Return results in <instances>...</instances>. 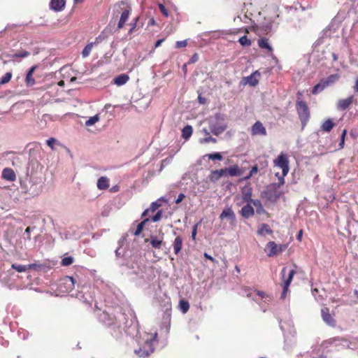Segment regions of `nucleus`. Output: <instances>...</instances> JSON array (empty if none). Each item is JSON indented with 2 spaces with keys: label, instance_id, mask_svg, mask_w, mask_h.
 Wrapping results in <instances>:
<instances>
[{
  "label": "nucleus",
  "instance_id": "1",
  "mask_svg": "<svg viewBox=\"0 0 358 358\" xmlns=\"http://www.w3.org/2000/svg\"><path fill=\"white\" fill-rule=\"evenodd\" d=\"M157 210V201H153L151 203L150 208L148 209H146L142 214L143 217H145L149 214L150 212H151L153 215H152L150 217L151 218H145L143 221H142L141 223H139L137 225V227L134 231H132L131 233L134 236L139 235L141 232L143 233V236L145 237V242H148L149 238H147V236H150L151 238V244L153 246V248H157V238L152 234H147L145 233V227H146V225L148 224H151L152 222H157V213L154 214L155 211Z\"/></svg>",
  "mask_w": 358,
  "mask_h": 358
},
{
  "label": "nucleus",
  "instance_id": "2",
  "mask_svg": "<svg viewBox=\"0 0 358 358\" xmlns=\"http://www.w3.org/2000/svg\"><path fill=\"white\" fill-rule=\"evenodd\" d=\"M44 181L42 177L31 174L20 182V189L22 193L29 196H38L43 191Z\"/></svg>",
  "mask_w": 358,
  "mask_h": 358
},
{
  "label": "nucleus",
  "instance_id": "3",
  "mask_svg": "<svg viewBox=\"0 0 358 358\" xmlns=\"http://www.w3.org/2000/svg\"><path fill=\"white\" fill-rule=\"evenodd\" d=\"M157 338V332H155L150 338H146L143 343H139V347L134 350V353L139 357H147L155 350L153 343Z\"/></svg>",
  "mask_w": 358,
  "mask_h": 358
},
{
  "label": "nucleus",
  "instance_id": "4",
  "mask_svg": "<svg viewBox=\"0 0 358 358\" xmlns=\"http://www.w3.org/2000/svg\"><path fill=\"white\" fill-rule=\"evenodd\" d=\"M208 121L210 131L216 136L222 134L227 127L224 117L220 113H217L214 117L209 118Z\"/></svg>",
  "mask_w": 358,
  "mask_h": 358
},
{
  "label": "nucleus",
  "instance_id": "5",
  "mask_svg": "<svg viewBox=\"0 0 358 358\" xmlns=\"http://www.w3.org/2000/svg\"><path fill=\"white\" fill-rule=\"evenodd\" d=\"M171 319V303L169 299L164 301V313L162 315V322L161 323L160 329L162 334L166 336L169 332Z\"/></svg>",
  "mask_w": 358,
  "mask_h": 358
},
{
  "label": "nucleus",
  "instance_id": "6",
  "mask_svg": "<svg viewBox=\"0 0 358 358\" xmlns=\"http://www.w3.org/2000/svg\"><path fill=\"white\" fill-rule=\"evenodd\" d=\"M295 273L294 269L287 271V267H284L281 271L282 279L284 282L283 290L281 294V299H285L288 292L289 286L292 280L293 276Z\"/></svg>",
  "mask_w": 358,
  "mask_h": 358
},
{
  "label": "nucleus",
  "instance_id": "7",
  "mask_svg": "<svg viewBox=\"0 0 358 358\" xmlns=\"http://www.w3.org/2000/svg\"><path fill=\"white\" fill-rule=\"evenodd\" d=\"M123 315L120 314L117 317H112L108 313L103 312L101 315V320L108 326H115L117 328H120L122 324L124 323L123 321Z\"/></svg>",
  "mask_w": 358,
  "mask_h": 358
},
{
  "label": "nucleus",
  "instance_id": "8",
  "mask_svg": "<svg viewBox=\"0 0 358 358\" xmlns=\"http://www.w3.org/2000/svg\"><path fill=\"white\" fill-rule=\"evenodd\" d=\"M296 106L301 122L305 124L308 121L310 116L307 104L303 101H297Z\"/></svg>",
  "mask_w": 358,
  "mask_h": 358
},
{
  "label": "nucleus",
  "instance_id": "9",
  "mask_svg": "<svg viewBox=\"0 0 358 358\" xmlns=\"http://www.w3.org/2000/svg\"><path fill=\"white\" fill-rule=\"evenodd\" d=\"M274 164L275 166L282 169L283 176H287V174L289 172V168L287 157L285 154L281 153L278 157V158L275 160H274Z\"/></svg>",
  "mask_w": 358,
  "mask_h": 358
},
{
  "label": "nucleus",
  "instance_id": "10",
  "mask_svg": "<svg viewBox=\"0 0 358 358\" xmlns=\"http://www.w3.org/2000/svg\"><path fill=\"white\" fill-rule=\"evenodd\" d=\"M251 134L253 136H266L267 132L263 124L259 121H257L252 126Z\"/></svg>",
  "mask_w": 358,
  "mask_h": 358
},
{
  "label": "nucleus",
  "instance_id": "11",
  "mask_svg": "<svg viewBox=\"0 0 358 358\" xmlns=\"http://www.w3.org/2000/svg\"><path fill=\"white\" fill-rule=\"evenodd\" d=\"M321 315L323 321L330 327H335L336 320L333 316L329 313V309L328 308H323L321 310Z\"/></svg>",
  "mask_w": 358,
  "mask_h": 358
},
{
  "label": "nucleus",
  "instance_id": "12",
  "mask_svg": "<svg viewBox=\"0 0 358 358\" xmlns=\"http://www.w3.org/2000/svg\"><path fill=\"white\" fill-rule=\"evenodd\" d=\"M220 218L227 219L231 224L236 222V215L231 207L225 208L220 215Z\"/></svg>",
  "mask_w": 358,
  "mask_h": 358
},
{
  "label": "nucleus",
  "instance_id": "13",
  "mask_svg": "<svg viewBox=\"0 0 358 358\" xmlns=\"http://www.w3.org/2000/svg\"><path fill=\"white\" fill-rule=\"evenodd\" d=\"M131 10V6H129L127 8H124V10H123V12L120 14L121 15L120 19L117 24L118 29H120L124 27L125 22L128 20V17H129Z\"/></svg>",
  "mask_w": 358,
  "mask_h": 358
},
{
  "label": "nucleus",
  "instance_id": "14",
  "mask_svg": "<svg viewBox=\"0 0 358 358\" xmlns=\"http://www.w3.org/2000/svg\"><path fill=\"white\" fill-rule=\"evenodd\" d=\"M226 169H222L219 170L213 171L210 175V180L212 182H217L219 179H220L223 176H226Z\"/></svg>",
  "mask_w": 358,
  "mask_h": 358
},
{
  "label": "nucleus",
  "instance_id": "15",
  "mask_svg": "<svg viewBox=\"0 0 358 358\" xmlns=\"http://www.w3.org/2000/svg\"><path fill=\"white\" fill-rule=\"evenodd\" d=\"M255 213L254 208L252 206V203L249 201V203L244 206L241 210V215L245 218H249L252 217Z\"/></svg>",
  "mask_w": 358,
  "mask_h": 358
},
{
  "label": "nucleus",
  "instance_id": "16",
  "mask_svg": "<svg viewBox=\"0 0 358 358\" xmlns=\"http://www.w3.org/2000/svg\"><path fill=\"white\" fill-rule=\"evenodd\" d=\"M62 284L64 285L66 291L70 292L75 287L76 280L71 276H66L62 279Z\"/></svg>",
  "mask_w": 358,
  "mask_h": 358
},
{
  "label": "nucleus",
  "instance_id": "17",
  "mask_svg": "<svg viewBox=\"0 0 358 358\" xmlns=\"http://www.w3.org/2000/svg\"><path fill=\"white\" fill-rule=\"evenodd\" d=\"M265 252L268 257H273L278 253V245L273 241H270L266 245Z\"/></svg>",
  "mask_w": 358,
  "mask_h": 358
},
{
  "label": "nucleus",
  "instance_id": "18",
  "mask_svg": "<svg viewBox=\"0 0 358 358\" xmlns=\"http://www.w3.org/2000/svg\"><path fill=\"white\" fill-rule=\"evenodd\" d=\"M2 178L6 180L13 182L16 179V175L12 169L5 168L2 171Z\"/></svg>",
  "mask_w": 358,
  "mask_h": 358
},
{
  "label": "nucleus",
  "instance_id": "19",
  "mask_svg": "<svg viewBox=\"0 0 358 358\" xmlns=\"http://www.w3.org/2000/svg\"><path fill=\"white\" fill-rule=\"evenodd\" d=\"M129 6V5L123 1L115 4L113 10V15H116L117 16L119 14H121L123 10H124V8H127Z\"/></svg>",
  "mask_w": 358,
  "mask_h": 358
},
{
  "label": "nucleus",
  "instance_id": "20",
  "mask_svg": "<svg viewBox=\"0 0 358 358\" xmlns=\"http://www.w3.org/2000/svg\"><path fill=\"white\" fill-rule=\"evenodd\" d=\"M352 96H350L347 99H340L337 103V108L340 110L347 109L352 103Z\"/></svg>",
  "mask_w": 358,
  "mask_h": 358
},
{
  "label": "nucleus",
  "instance_id": "21",
  "mask_svg": "<svg viewBox=\"0 0 358 358\" xmlns=\"http://www.w3.org/2000/svg\"><path fill=\"white\" fill-rule=\"evenodd\" d=\"M65 0H51L50 8L55 11H61L65 6Z\"/></svg>",
  "mask_w": 358,
  "mask_h": 358
},
{
  "label": "nucleus",
  "instance_id": "22",
  "mask_svg": "<svg viewBox=\"0 0 358 358\" xmlns=\"http://www.w3.org/2000/svg\"><path fill=\"white\" fill-rule=\"evenodd\" d=\"M96 185L100 190L106 189L109 187V179L106 176H101L98 179Z\"/></svg>",
  "mask_w": 358,
  "mask_h": 358
},
{
  "label": "nucleus",
  "instance_id": "23",
  "mask_svg": "<svg viewBox=\"0 0 358 358\" xmlns=\"http://www.w3.org/2000/svg\"><path fill=\"white\" fill-rule=\"evenodd\" d=\"M129 79V77L128 75L125 73L120 74L117 76H116L113 79V83L117 85V86H122L124 85Z\"/></svg>",
  "mask_w": 358,
  "mask_h": 358
},
{
  "label": "nucleus",
  "instance_id": "24",
  "mask_svg": "<svg viewBox=\"0 0 358 358\" xmlns=\"http://www.w3.org/2000/svg\"><path fill=\"white\" fill-rule=\"evenodd\" d=\"M225 169L227 175L230 176H239L242 173L241 170L237 165H234L229 168H225Z\"/></svg>",
  "mask_w": 358,
  "mask_h": 358
},
{
  "label": "nucleus",
  "instance_id": "25",
  "mask_svg": "<svg viewBox=\"0 0 358 358\" xmlns=\"http://www.w3.org/2000/svg\"><path fill=\"white\" fill-rule=\"evenodd\" d=\"M36 69V66H32L26 75V83L28 86H31L35 83V80L33 78V73Z\"/></svg>",
  "mask_w": 358,
  "mask_h": 358
},
{
  "label": "nucleus",
  "instance_id": "26",
  "mask_svg": "<svg viewBox=\"0 0 358 358\" xmlns=\"http://www.w3.org/2000/svg\"><path fill=\"white\" fill-rule=\"evenodd\" d=\"M272 230L270 229L269 226L267 224H262L257 231L258 234L261 236H265L266 234H271Z\"/></svg>",
  "mask_w": 358,
  "mask_h": 358
},
{
  "label": "nucleus",
  "instance_id": "27",
  "mask_svg": "<svg viewBox=\"0 0 358 358\" xmlns=\"http://www.w3.org/2000/svg\"><path fill=\"white\" fill-rule=\"evenodd\" d=\"M250 202L252 203L255 207H256V212L258 214H262L265 213V210L264 209L262 203L259 200L257 199H252L250 198Z\"/></svg>",
  "mask_w": 358,
  "mask_h": 358
},
{
  "label": "nucleus",
  "instance_id": "28",
  "mask_svg": "<svg viewBox=\"0 0 358 358\" xmlns=\"http://www.w3.org/2000/svg\"><path fill=\"white\" fill-rule=\"evenodd\" d=\"M182 246V239L180 236H177L173 243V250L176 254H178Z\"/></svg>",
  "mask_w": 358,
  "mask_h": 358
},
{
  "label": "nucleus",
  "instance_id": "29",
  "mask_svg": "<svg viewBox=\"0 0 358 358\" xmlns=\"http://www.w3.org/2000/svg\"><path fill=\"white\" fill-rule=\"evenodd\" d=\"M259 46L262 49H266L268 52H272L273 48L268 43V40L267 38H260L258 41Z\"/></svg>",
  "mask_w": 358,
  "mask_h": 358
},
{
  "label": "nucleus",
  "instance_id": "30",
  "mask_svg": "<svg viewBox=\"0 0 358 358\" xmlns=\"http://www.w3.org/2000/svg\"><path fill=\"white\" fill-rule=\"evenodd\" d=\"M340 78V76L338 74H332L328 76L327 78L323 79L324 83L328 87L336 82H337Z\"/></svg>",
  "mask_w": 358,
  "mask_h": 358
},
{
  "label": "nucleus",
  "instance_id": "31",
  "mask_svg": "<svg viewBox=\"0 0 358 358\" xmlns=\"http://www.w3.org/2000/svg\"><path fill=\"white\" fill-rule=\"evenodd\" d=\"M192 127L190 125L185 126L182 130V137L187 140L192 134Z\"/></svg>",
  "mask_w": 358,
  "mask_h": 358
},
{
  "label": "nucleus",
  "instance_id": "32",
  "mask_svg": "<svg viewBox=\"0 0 358 358\" xmlns=\"http://www.w3.org/2000/svg\"><path fill=\"white\" fill-rule=\"evenodd\" d=\"M327 86L324 83V80H322L318 84L314 86L312 93L317 94L324 90Z\"/></svg>",
  "mask_w": 358,
  "mask_h": 358
},
{
  "label": "nucleus",
  "instance_id": "33",
  "mask_svg": "<svg viewBox=\"0 0 358 358\" xmlns=\"http://www.w3.org/2000/svg\"><path fill=\"white\" fill-rule=\"evenodd\" d=\"M327 86L324 83V80H322L318 84L314 86L312 93L317 94L324 90Z\"/></svg>",
  "mask_w": 358,
  "mask_h": 358
},
{
  "label": "nucleus",
  "instance_id": "34",
  "mask_svg": "<svg viewBox=\"0 0 358 358\" xmlns=\"http://www.w3.org/2000/svg\"><path fill=\"white\" fill-rule=\"evenodd\" d=\"M256 75L259 76V73H258V71H255L253 74H252L250 76H248L246 78L247 83L250 86H255L258 83V80L255 77Z\"/></svg>",
  "mask_w": 358,
  "mask_h": 358
},
{
  "label": "nucleus",
  "instance_id": "35",
  "mask_svg": "<svg viewBox=\"0 0 358 358\" xmlns=\"http://www.w3.org/2000/svg\"><path fill=\"white\" fill-rule=\"evenodd\" d=\"M334 124L331 119L326 120L322 125L321 128L323 131L329 132L334 127Z\"/></svg>",
  "mask_w": 358,
  "mask_h": 358
},
{
  "label": "nucleus",
  "instance_id": "36",
  "mask_svg": "<svg viewBox=\"0 0 358 358\" xmlns=\"http://www.w3.org/2000/svg\"><path fill=\"white\" fill-rule=\"evenodd\" d=\"M267 194H268L267 199L271 201H276L280 197V194L275 191L269 190Z\"/></svg>",
  "mask_w": 358,
  "mask_h": 358
},
{
  "label": "nucleus",
  "instance_id": "37",
  "mask_svg": "<svg viewBox=\"0 0 358 358\" xmlns=\"http://www.w3.org/2000/svg\"><path fill=\"white\" fill-rule=\"evenodd\" d=\"M179 308H180V310L183 313H185L189 310V303L187 301L180 300V302H179Z\"/></svg>",
  "mask_w": 358,
  "mask_h": 358
},
{
  "label": "nucleus",
  "instance_id": "38",
  "mask_svg": "<svg viewBox=\"0 0 358 358\" xmlns=\"http://www.w3.org/2000/svg\"><path fill=\"white\" fill-rule=\"evenodd\" d=\"M93 45L94 43H90L85 47V48L82 51V55L83 57H87L90 55Z\"/></svg>",
  "mask_w": 358,
  "mask_h": 358
},
{
  "label": "nucleus",
  "instance_id": "39",
  "mask_svg": "<svg viewBox=\"0 0 358 358\" xmlns=\"http://www.w3.org/2000/svg\"><path fill=\"white\" fill-rule=\"evenodd\" d=\"M29 55H30L29 52L26 51V50H22L17 53L13 54L12 59L14 60L18 57H27L29 56Z\"/></svg>",
  "mask_w": 358,
  "mask_h": 358
},
{
  "label": "nucleus",
  "instance_id": "40",
  "mask_svg": "<svg viewBox=\"0 0 358 358\" xmlns=\"http://www.w3.org/2000/svg\"><path fill=\"white\" fill-rule=\"evenodd\" d=\"M11 268L16 270L17 272L22 273L28 271V268L25 265L13 264Z\"/></svg>",
  "mask_w": 358,
  "mask_h": 358
},
{
  "label": "nucleus",
  "instance_id": "41",
  "mask_svg": "<svg viewBox=\"0 0 358 358\" xmlns=\"http://www.w3.org/2000/svg\"><path fill=\"white\" fill-rule=\"evenodd\" d=\"M99 120V115H95L93 117H91L85 122V125L87 127H90L94 125L96 122H97Z\"/></svg>",
  "mask_w": 358,
  "mask_h": 358
},
{
  "label": "nucleus",
  "instance_id": "42",
  "mask_svg": "<svg viewBox=\"0 0 358 358\" xmlns=\"http://www.w3.org/2000/svg\"><path fill=\"white\" fill-rule=\"evenodd\" d=\"M74 259L73 257L69 256V257H65L62 260V265L64 266H70L73 263Z\"/></svg>",
  "mask_w": 358,
  "mask_h": 358
},
{
  "label": "nucleus",
  "instance_id": "43",
  "mask_svg": "<svg viewBox=\"0 0 358 358\" xmlns=\"http://www.w3.org/2000/svg\"><path fill=\"white\" fill-rule=\"evenodd\" d=\"M158 9L160 10L164 17H168L169 16V10L164 5L158 3Z\"/></svg>",
  "mask_w": 358,
  "mask_h": 358
},
{
  "label": "nucleus",
  "instance_id": "44",
  "mask_svg": "<svg viewBox=\"0 0 358 358\" xmlns=\"http://www.w3.org/2000/svg\"><path fill=\"white\" fill-rule=\"evenodd\" d=\"M205 157H207L209 159L212 160H222V156L220 152H215L206 155Z\"/></svg>",
  "mask_w": 358,
  "mask_h": 358
},
{
  "label": "nucleus",
  "instance_id": "45",
  "mask_svg": "<svg viewBox=\"0 0 358 358\" xmlns=\"http://www.w3.org/2000/svg\"><path fill=\"white\" fill-rule=\"evenodd\" d=\"M12 78V73L7 72L4 74V76L1 78L0 80V84L4 85L7 83H8Z\"/></svg>",
  "mask_w": 358,
  "mask_h": 358
},
{
  "label": "nucleus",
  "instance_id": "46",
  "mask_svg": "<svg viewBox=\"0 0 358 358\" xmlns=\"http://www.w3.org/2000/svg\"><path fill=\"white\" fill-rule=\"evenodd\" d=\"M173 157L169 156L166 159H163L161 163L160 169L159 171H161L166 166L170 164L172 162Z\"/></svg>",
  "mask_w": 358,
  "mask_h": 358
},
{
  "label": "nucleus",
  "instance_id": "47",
  "mask_svg": "<svg viewBox=\"0 0 358 358\" xmlns=\"http://www.w3.org/2000/svg\"><path fill=\"white\" fill-rule=\"evenodd\" d=\"M216 139L215 138H213L211 136H207V137L204 138H202V139H200L199 140V142L201 143H216Z\"/></svg>",
  "mask_w": 358,
  "mask_h": 358
},
{
  "label": "nucleus",
  "instance_id": "48",
  "mask_svg": "<svg viewBox=\"0 0 358 358\" xmlns=\"http://www.w3.org/2000/svg\"><path fill=\"white\" fill-rule=\"evenodd\" d=\"M238 41L243 46H248L251 44L250 41L248 38L246 36L241 37Z\"/></svg>",
  "mask_w": 358,
  "mask_h": 358
},
{
  "label": "nucleus",
  "instance_id": "49",
  "mask_svg": "<svg viewBox=\"0 0 358 358\" xmlns=\"http://www.w3.org/2000/svg\"><path fill=\"white\" fill-rule=\"evenodd\" d=\"M34 229V227H28L23 234V237L24 239L31 240V231Z\"/></svg>",
  "mask_w": 358,
  "mask_h": 358
},
{
  "label": "nucleus",
  "instance_id": "50",
  "mask_svg": "<svg viewBox=\"0 0 358 358\" xmlns=\"http://www.w3.org/2000/svg\"><path fill=\"white\" fill-rule=\"evenodd\" d=\"M187 45V42L186 40H184V41H177L176 43V47L177 48H185L186 47Z\"/></svg>",
  "mask_w": 358,
  "mask_h": 358
},
{
  "label": "nucleus",
  "instance_id": "51",
  "mask_svg": "<svg viewBox=\"0 0 358 358\" xmlns=\"http://www.w3.org/2000/svg\"><path fill=\"white\" fill-rule=\"evenodd\" d=\"M153 222H152L151 224H148V225H146V227H145V233L147 234H150L149 233L150 232L152 234V229L153 228V226L152 225Z\"/></svg>",
  "mask_w": 358,
  "mask_h": 358
},
{
  "label": "nucleus",
  "instance_id": "52",
  "mask_svg": "<svg viewBox=\"0 0 358 358\" xmlns=\"http://www.w3.org/2000/svg\"><path fill=\"white\" fill-rule=\"evenodd\" d=\"M185 197V194L182 193H180L178 196V198L175 201L176 203H177V204L180 203L184 199Z\"/></svg>",
  "mask_w": 358,
  "mask_h": 358
},
{
  "label": "nucleus",
  "instance_id": "53",
  "mask_svg": "<svg viewBox=\"0 0 358 358\" xmlns=\"http://www.w3.org/2000/svg\"><path fill=\"white\" fill-rule=\"evenodd\" d=\"M55 141H56V140L55 138H50L49 139L47 140L46 143L48 146H50V148H52Z\"/></svg>",
  "mask_w": 358,
  "mask_h": 358
},
{
  "label": "nucleus",
  "instance_id": "54",
  "mask_svg": "<svg viewBox=\"0 0 358 358\" xmlns=\"http://www.w3.org/2000/svg\"><path fill=\"white\" fill-rule=\"evenodd\" d=\"M197 225L198 224H195L193 227L192 231V239H195V238H196V232H197Z\"/></svg>",
  "mask_w": 358,
  "mask_h": 358
},
{
  "label": "nucleus",
  "instance_id": "55",
  "mask_svg": "<svg viewBox=\"0 0 358 358\" xmlns=\"http://www.w3.org/2000/svg\"><path fill=\"white\" fill-rule=\"evenodd\" d=\"M199 59V57L197 55V54H194L192 55V57L190 58L189 61V63L191 64V63H194L196 62Z\"/></svg>",
  "mask_w": 358,
  "mask_h": 358
},
{
  "label": "nucleus",
  "instance_id": "56",
  "mask_svg": "<svg viewBox=\"0 0 358 358\" xmlns=\"http://www.w3.org/2000/svg\"><path fill=\"white\" fill-rule=\"evenodd\" d=\"M201 132H202L204 135H206V136H209V135L210 134V133H212V132L210 131V127H209L208 129H207V128H203V129H201Z\"/></svg>",
  "mask_w": 358,
  "mask_h": 358
},
{
  "label": "nucleus",
  "instance_id": "57",
  "mask_svg": "<svg viewBox=\"0 0 358 358\" xmlns=\"http://www.w3.org/2000/svg\"><path fill=\"white\" fill-rule=\"evenodd\" d=\"M256 294L258 295L262 300L266 298L267 294L264 293V292L257 291Z\"/></svg>",
  "mask_w": 358,
  "mask_h": 358
},
{
  "label": "nucleus",
  "instance_id": "58",
  "mask_svg": "<svg viewBox=\"0 0 358 358\" xmlns=\"http://www.w3.org/2000/svg\"><path fill=\"white\" fill-rule=\"evenodd\" d=\"M27 266L28 268V270H29V269H37L38 268L40 267V266L36 264H31L27 265Z\"/></svg>",
  "mask_w": 358,
  "mask_h": 358
},
{
  "label": "nucleus",
  "instance_id": "59",
  "mask_svg": "<svg viewBox=\"0 0 358 358\" xmlns=\"http://www.w3.org/2000/svg\"><path fill=\"white\" fill-rule=\"evenodd\" d=\"M258 172V168L257 166H254L252 167L250 173V176H253L254 174H256Z\"/></svg>",
  "mask_w": 358,
  "mask_h": 358
},
{
  "label": "nucleus",
  "instance_id": "60",
  "mask_svg": "<svg viewBox=\"0 0 358 358\" xmlns=\"http://www.w3.org/2000/svg\"><path fill=\"white\" fill-rule=\"evenodd\" d=\"M275 176L278 178V180H279V182H280V184H283L285 182L284 177L285 176H283L282 173V176H279L278 173H277L275 174Z\"/></svg>",
  "mask_w": 358,
  "mask_h": 358
},
{
  "label": "nucleus",
  "instance_id": "61",
  "mask_svg": "<svg viewBox=\"0 0 358 358\" xmlns=\"http://www.w3.org/2000/svg\"><path fill=\"white\" fill-rule=\"evenodd\" d=\"M272 301V296H270V295H268V296H266V298H265V299H264L262 300V303H268V302H270V301Z\"/></svg>",
  "mask_w": 358,
  "mask_h": 358
},
{
  "label": "nucleus",
  "instance_id": "62",
  "mask_svg": "<svg viewBox=\"0 0 358 358\" xmlns=\"http://www.w3.org/2000/svg\"><path fill=\"white\" fill-rule=\"evenodd\" d=\"M120 189V187L118 185H115V186H113L110 189V192H118Z\"/></svg>",
  "mask_w": 358,
  "mask_h": 358
},
{
  "label": "nucleus",
  "instance_id": "63",
  "mask_svg": "<svg viewBox=\"0 0 358 358\" xmlns=\"http://www.w3.org/2000/svg\"><path fill=\"white\" fill-rule=\"evenodd\" d=\"M354 91L358 93V77L355 80V83L353 87Z\"/></svg>",
  "mask_w": 358,
  "mask_h": 358
},
{
  "label": "nucleus",
  "instance_id": "64",
  "mask_svg": "<svg viewBox=\"0 0 358 358\" xmlns=\"http://www.w3.org/2000/svg\"><path fill=\"white\" fill-rule=\"evenodd\" d=\"M204 257L208 259H210V261H212L213 262H215V259L212 257L210 255H209L207 253H204Z\"/></svg>",
  "mask_w": 358,
  "mask_h": 358
}]
</instances>
